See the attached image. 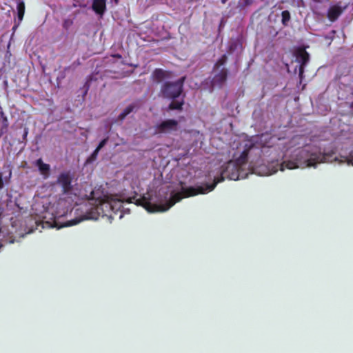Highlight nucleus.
<instances>
[{
  "label": "nucleus",
  "instance_id": "b1692460",
  "mask_svg": "<svg viewBox=\"0 0 353 353\" xmlns=\"http://www.w3.org/2000/svg\"><path fill=\"white\" fill-rule=\"evenodd\" d=\"M226 1H227V0H221V2H222L223 3H225Z\"/></svg>",
  "mask_w": 353,
  "mask_h": 353
},
{
  "label": "nucleus",
  "instance_id": "423d86ee",
  "mask_svg": "<svg viewBox=\"0 0 353 353\" xmlns=\"http://www.w3.org/2000/svg\"><path fill=\"white\" fill-rule=\"evenodd\" d=\"M54 185H57L61 188V191L64 194H68L72 190V176L70 172H61Z\"/></svg>",
  "mask_w": 353,
  "mask_h": 353
},
{
  "label": "nucleus",
  "instance_id": "7ed1b4c3",
  "mask_svg": "<svg viewBox=\"0 0 353 353\" xmlns=\"http://www.w3.org/2000/svg\"><path fill=\"white\" fill-rule=\"evenodd\" d=\"M252 157L249 150H243L240 156L235 160H231L222 165L219 174L214 176V183L205 184L196 188H186L182 183L178 184L176 188L168 186L159 190L158 195L152 191H148L153 197L158 200L154 205V212H165L169 210L176 202L184 197H188L198 194H207L212 191L216 184L223 181L224 177L231 180H239L245 179L249 173H254L251 169V162L247 167L248 157Z\"/></svg>",
  "mask_w": 353,
  "mask_h": 353
},
{
  "label": "nucleus",
  "instance_id": "2eb2a0df",
  "mask_svg": "<svg viewBox=\"0 0 353 353\" xmlns=\"http://www.w3.org/2000/svg\"><path fill=\"white\" fill-rule=\"evenodd\" d=\"M133 105H129L120 114L119 116V118L120 119H123L128 114H129L133 110Z\"/></svg>",
  "mask_w": 353,
  "mask_h": 353
},
{
  "label": "nucleus",
  "instance_id": "5701e85b",
  "mask_svg": "<svg viewBox=\"0 0 353 353\" xmlns=\"http://www.w3.org/2000/svg\"><path fill=\"white\" fill-rule=\"evenodd\" d=\"M251 3V0H245V5L248 6Z\"/></svg>",
  "mask_w": 353,
  "mask_h": 353
},
{
  "label": "nucleus",
  "instance_id": "f3484780",
  "mask_svg": "<svg viewBox=\"0 0 353 353\" xmlns=\"http://www.w3.org/2000/svg\"><path fill=\"white\" fill-rule=\"evenodd\" d=\"M24 5L23 3H20L18 5V15L19 20H22L23 16L24 14Z\"/></svg>",
  "mask_w": 353,
  "mask_h": 353
},
{
  "label": "nucleus",
  "instance_id": "f03ea898",
  "mask_svg": "<svg viewBox=\"0 0 353 353\" xmlns=\"http://www.w3.org/2000/svg\"><path fill=\"white\" fill-rule=\"evenodd\" d=\"M297 139H293L288 145L284 139H278V142L274 143V139L272 138L271 144H264L261 148L252 145L249 148L250 156L259 157H252L251 169L258 175L268 176L279 170L316 167L325 161L331 160V154H321L320 148L312 145L296 148L288 157L287 152L295 145Z\"/></svg>",
  "mask_w": 353,
  "mask_h": 353
},
{
  "label": "nucleus",
  "instance_id": "412c9836",
  "mask_svg": "<svg viewBox=\"0 0 353 353\" xmlns=\"http://www.w3.org/2000/svg\"><path fill=\"white\" fill-rule=\"evenodd\" d=\"M107 141L108 139H104L102 140L96 149L100 150L106 144Z\"/></svg>",
  "mask_w": 353,
  "mask_h": 353
},
{
  "label": "nucleus",
  "instance_id": "0eeeda50",
  "mask_svg": "<svg viewBox=\"0 0 353 353\" xmlns=\"http://www.w3.org/2000/svg\"><path fill=\"white\" fill-rule=\"evenodd\" d=\"M178 123L175 120H166L155 127V133H168L177 129Z\"/></svg>",
  "mask_w": 353,
  "mask_h": 353
},
{
  "label": "nucleus",
  "instance_id": "6ab92c4d",
  "mask_svg": "<svg viewBox=\"0 0 353 353\" xmlns=\"http://www.w3.org/2000/svg\"><path fill=\"white\" fill-rule=\"evenodd\" d=\"M72 21L70 19H65L63 23V26L65 29L68 30L72 25Z\"/></svg>",
  "mask_w": 353,
  "mask_h": 353
},
{
  "label": "nucleus",
  "instance_id": "dca6fc26",
  "mask_svg": "<svg viewBox=\"0 0 353 353\" xmlns=\"http://www.w3.org/2000/svg\"><path fill=\"white\" fill-rule=\"evenodd\" d=\"M282 22L284 25H286L290 19V14L288 10L282 12Z\"/></svg>",
  "mask_w": 353,
  "mask_h": 353
},
{
  "label": "nucleus",
  "instance_id": "39448f33",
  "mask_svg": "<svg viewBox=\"0 0 353 353\" xmlns=\"http://www.w3.org/2000/svg\"><path fill=\"white\" fill-rule=\"evenodd\" d=\"M184 77L174 82H166L161 88V92L164 97L174 99L170 104V110H180L183 104V100L178 99L182 93Z\"/></svg>",
  "mask_w": 353,
  "mask_h": 353
},
{
  "label": "nucleus",
  "instance_id": "393cba45",
  "mask_svg": "<svg viewBox=\"0 0 353 353\" xmlns=\"http://www.w3.org/2000/svg\"><path fill=\"white\" fill-rule=\"evenodd\" d=\"M1 110H2V108H1V107L0 106V112L1 111Z\"/></svg>",
  "mask_w": 353,
  "mask_h": 353
},
{
  "label": "nucleus",
  "instance_id": "1a4fd4ad",
  "mask_svg": "<svg viewBox=\"0 0 353 353\" xmlns=\"http://www.w3.org/2000/svg\"><path fill=\"white\" fill-rule=\"evenodd\" d=\"M330 153L332 154L331 160L325 161L323 163L332 162L333 161H339V162H346L348 165H353V150L351 151L348 154L342 152L340 154L341 159L334 155V152L333 151H321V154Z\"/></svg>",
  "mask_w": 353,
  "mask_h": 353
},
{
  "label": "nucleus",
  "instance_id": "a211bd4d",
  "mask_svg": "<svg viewBox=\"0 0 353 353\" xmlns=\"http://www.w3.org/2000/svg\"><path fill=\"white\" fill-rule=\"evenodd\" d=\"M99 151L100 150H99L97 149H95V150L92 152L91 156L88 158V162L94 161L97 159V155H98Z\"/></svg>",
  "mask_w": 353,
  "mask_h": 353
},
{
  "label": "nucleus",
  "instance_id": "ddd939ff",
  "mask_svg": "<svg viewBox=\"0 0 353 353\" xmlns=\"http://www.w3.org/2000/svg\"><path fill=\"white\" fill-rule=\"evenodd\" d=\"M341 12L337 8H332L328 11V18L331 21H334L339 16Z\"/></svg>",
  "mask_w": 353,
  "mask_h": 353
},
{
  "label": "nucleus",
  "instance_id": "f8f14e48",
  "mask_svg": "<svg viewBox=\"0 0 353 353\" xmlns=\"http://www.w3.org/2000/svg\"><path fill=\"white\" fill-rule=\"evenodd\" d=\"M92 9L96 13L103 15L106 9L105 0H94Z\"/></svg>",
  "mask_w": 353,
  "mask_h": 353
},
{
  "label": "nucleus",
  "instance_id": "4468645a",
  "mask_svg": "<svg viewBox=\"0 0 353 353\" xmlns=\"http://www.w3.org/2000/svg\"><path fill=\"white\" fill-rule=\"evenodd\" d=\"M154 77L157 81H160L166 76V72L161 69H157L153 73Z\"/></svg>",
  "mask_w": 353,
  "mask_h": 353
},
{
  "label": "nucleus",
  "instance_id": "20e7f679",
  "mask_svg": "<svg viewBox=\"0 0 353 353\" xmlns=\"http://www.w3.org/2000/svg\"><path fill=\"white\" fill-rule=\"evenodd\" d=\"M33 228H28L27 221H23L19 218L10 219V228L3 226L0 228V247L1 242L12 243L17 241V237H23L26 234L30 233Z\"/></svg>",
  "mask_w": 353,
  "mask_h": 353
},
{
  "label": "nucleus",
  "instance_id": "4be33fe9",
  "mask_svg": "<svg viewBox=\"0 0 353 353\" xmlns=\"http://www.w3.org/2000/svg\"><path fill=\"white\" fill-rule=\"evenodd\" d=\"M3 187V182L2 180L1 174L0 173V188H2Z\"/></svg>",
  "mask_w": 353,
  "mask_h": 353
},
{
  "label": "nucleus",
  "instance_id": "9b49d317",
  "mask_svg": "<svg viewBox=\"0 0 353 353\" xmlns=\"http://www.w3.org/2000/svg\"><path fill=\"white\" fill-rule=\"evenodd\" d=\"M296 61L299 63V76L302 79L304 65L309 61V54L305 50H301L296 55Z\"/></svg>",
  "mask_w": 353,
  "mask_h": 353
},
{
  "label": "nucleus",
  "instance_id": "9d476101",
  "mask_svg": "<svg viewBox=\"0 0 353 353\" xmlns=\"http://www.w3.org/2000/svg\"><path fill=\"white\" fill-rule=\"evenodd\" d=\"M34 165L37 167L40 174L44 179H47L50 173V165L43 161L41 159H39L34 162Z\"/></svg>",
  "mask_w": 353,
  "mask_h": 353
},
{
  "label": "nucleus",
  "instance_id": "f257e3e1",
  "mask_svg": "<svg viewBox=\"0 0 353 353\" xmlns=\"http://www.w3.org/2000/svg\"><path fill=\"white\" fill-rule=\"evenodd\" d=\"M158 200L153 197L150 192L139 195L134 192L132 196L125 193L120 194H103L97 196L96 193H92V197L88 199L81 208V216L79 218L68 221L64 223L59 221V219L65 216L71 210V202L65 198H60L56 202L49 203L48 206L42 205L43 211L37 213L38 219L35 223L41 221L43 228H57L58 229L65 226L77 225L83 220H97L99 216L107 217L111 223L114 219L113 214L121 212L119 219H121L124 213H129L130 209L125 208L127 203H134L137 206L143 207L148 212H154V205Z\"/></svg>",
  "mask_w": 353,
  "mask_h": 353
},
{
  "label": "nucleus",
  "instance_id": "6e6552de",
  "mask_svg": "<svg viewBox=\"0 0 353 353\" xmlns=\"http://www.w3.org/2000/svg\"><path fill=\"white\" fill-rule=\"evenodd\" d=\"M224 61L225 60L222 61V60H220L219 62H221L220 65H218V63L216 64V68L215 70V72H217L213 79H212V85L214 86L215 85H222L225 79H226V77H227V72H226V70H225L224 68H221V65H223L224 64Z\"/></svg>",
  "mask_w": 353,
  "mask_h": 353
},
{
  "label": "nucleus",
  "instance_id": "aec40b11",
  "mask_svg": "<svg viewBox=\"0 0 353 353\" xmlns=\"http://www.w3.org/2000/svg\"><path fill=\"white\" fill-rule=\"evenodd\" d=\"M0 116L2 119L3 127L7 128L8 125V119H7V117L5 116L2 110L0 112Z\"/></svg>",
  "mask_w": 353,
  "mask_h": 353
}]
</instances>
